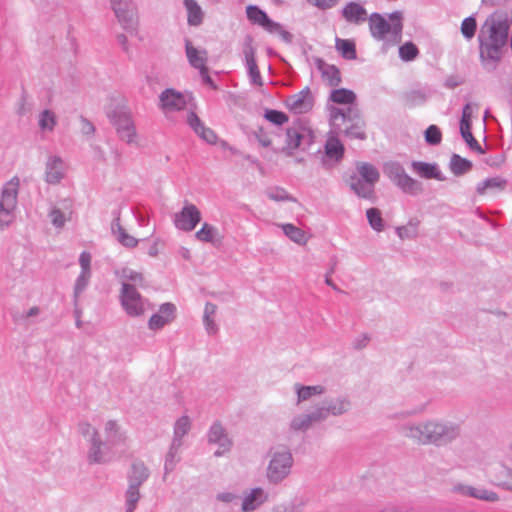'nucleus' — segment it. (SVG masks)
Listing matches in <instances>:
<instances>
[{
	"label": "nucleus",
	"mask_w": 512,
	"mask_h": 512,
	"mask_svg": "<svg viewBox=\"0 0 512 512\" xmlns=\"http://www.w3.org/2000/svg\"><path fill=\"white\" fill-rule=\"evenodd\" d=\"M38 125L43 132H52L57 125L56 114L49 109L43 110L38 117Z\"/></svg>",
	"instance_id": "nucleus-43"
},
{
	"label": "nucleus",
	"mask_w": 512,
	"mask_h": 512,
	"mask_svg": "<svg viewBox=\"0 0 512 512\" xmlns=\"http://www.w3.org/2000/svg\"><path fill=\"white\" fill-rule=\"evenodd\" d=\"M246 15H247L248 20L252 24H257L261 27L264 25V23L268 19V15L263 10H261L259 7L255 6V5H248L246 7Z\"/></svg>",
	"instance_id": "nucleus-49"
},
{
	"label": "nucleus",
	"mask_w": 512,
	"mask_h": 512,
	"mask_svg": "<svg viewBox=\"0 0 512 512\" xmlns=\"http://www.w3.org/2000/svg\"><path fill=\"white\" fill-rule=\"evenodd\" d=\"M344 19L352 24L359 25L368 20V13L364 6L358 2H349L342 9Z\"/></svg>",
	"instance_id": "nucleus-26"
},
{
	"label": "nucleus",
	"mask_w": 512,
	"mask_h": 512,
	"mask_svg": "<svg viewBox=\"0 0 512 512\" xmlns=\"http://www.w3.org/2000/svg\"><path fill=\"white\" fill-rule=\"evenodd\" d=\"M472 168V163L459 156L458 154H453L450 160V169L452 173L456 176L467 173Z\"/></svg>",
	"instance_id": "nucleus-45"
},
{
	"label": "nucleus",
	"mask_w": 512,
	"mask_h": 512,
	"mask_svg": "<svg viewBox=\"0 0 512 512\" xmlns=\"http://www.w3.org/2000/svg\"><path fill=\"white\" fill-rule=\"evenodd\" d=\"M195 238L200 242L212 244L220 239L218 229L207 222H204L201 228L195 233Z\"/></svg>",
	"instance_id": "nucleus-41"
},
{
	"label": "nucleus",
	"mask_w": 512,
	"mask_h": 512,
	"mask_svg": "<svg viewBox=\"0 0 512 512\" xmlns=\"http://www.w3.org/2000/svg\"><path fill=\"white\" fill-rule=\"evenodd\" d=\"M379 172L372 164L359 163L357 173L352 175L349 180V186L354 193L364 199L374 197L375 184L379 180Z\"/></svg>",
	"instance_id": "nucleus-7"
},
{
	"label": "nucleus",
	"mask_w": 512,
	"mask_h": 512,
	"mask_svg": "<svg viewBox=\"0 0 512 512\" xmlns=\"http://www.w3.org/2000/svg\"><path fill=\"white\" fill-rule=\"evenodd\" d=\"M182 446H183V444L171 442L169 450L165 456V462H164L165 474L172 472L175 469L177 463L180 461V459H181L180 452H181Z\"/></svg>",
	"instance_id": "nucleus-40"
},
{
	"label": "nucleus",
	"mask_w": 512,
	"mask_h": 512,
	"mask_svg": "<svg viewBox=\"0 0 512 512\" xmlns=\"http://www.w3.org/2000/svg\"><path fill=\"white\" fill-rule=\"evenodd\" d=\"M185 51L189 64L197 69L201 70L207 67V51L204 49H198L192 45L190 40H185Z\"/></svg>",
	"instance_id": "nucleus-29"
},
{
	"label": "nucleus",
	"mask_w": 512,
	"mask_h": 512,
	"mask_svg": "<svg viewBox=\"0 0 512 512\" xmlns=\"http://www.w3.org/2000/svg\"><path fill=\"white\" fill-rule=\"evenodd\" d=\"M91 276H92V272H80V274L76 278V281L74 284V291H73L75 306H78L79 297L88 287Z\"/></svg>",
	"instance_id": "nucleus-46"
},
{
	"label": "nucleus",
	"mask_w": 512,
	"mask_h": 512,
	"mask_svg": "<svg viewBox=\"0 0 512 512\" xmlns=\"http://www.w3.org/2000/svg\"><path fill=\"white\" fill-rule=\"evenodd\" d=\"M176 317V306L166 302L160 305L157 313L153 314L148 321V328L158 331L170 324Z\"/></svg>",
	"instance_id": "nucleus-20"
},
{
	"label": "nucleus",
	"mask_w": 512,
	"mask_h": 512,
	"mask_svg": "<svg viewBox=\"0 0 512 512\" xmlns=\"http://www.w3.org/2000/svg\"><path fill=\"white\" fill-rule=\"evenodd\" d=\"M187 105V97L172 88L163 90L159 95V108L167 118L183 110Z\"/></svg>",
	"instance_id": "nucleus-15"
},
{
	"label": "nucleus",
	"mask_w": 512,
	"mask_h": 512,
	"mask_svg": "<svg viewBox=\"0 0 512 512\" xmlns=\"http://www.w3.org/2000/svg\"><path fill=\"white\" fill-rule=\"evenodd\" d=\"M207 438L209 443L218 445V449L214 452L216 457H220L231 450L232 441L220 422H214L210 426Z\"/></svg>",
	"instance_id": "nucleus-16"
},
{
	"label": "nucleus",
	"mask_w": 512,
	"mask_h": 512,
	"mask_svg": "<svg viewBox=\"0 0 512 512\" xmlns=\"http://www.w3.org/2000/svg\"><path fill=\"white\" fill-rule=\"evenodd\" d=\"M109 117L120 140L124 141L128 145H140L139 135L130 111L122 108L116 109L109 115Z\"/></svg>",
	"instance_id": "nucleus-9"
},
{
	"label": "nucleus",
	"mask_w": 512,
	"mask_h": 512,
	"mask_svg": "<svg viewBox=\"0 0 512 512\" xmlns=\"http://www.w3.org/2000/svg\"><path fill=\"white\" fill-rule=\"evenodd\" d=\"M119 300L123 310L130 317H140L151 309L149 301L137 289H130L127 285L125 289L120 290Z\"/></svg>",
	"instance_id": "nucleus-12"
},
{
	"label": "nucleus",
	"mask_w": 512,
	"mask_h": 512,
	"mask_svg": "<svg viewBox=\"0 0 512 512\" xmlns=\"http://www.w3.org/2000/svg\"><path fill=\"white\" fill-rule=\"evenodd\" d=\"M72 209L67 201L62 203V207L53 206L49 211V218L52 225L57 229H62L67 221L71 220Z\"/></svg>",
	"instance_id": "nucleus-28"
},
{
	"label": "nucleus",
	"mask_w": 512,
	"mask_h": 512,
	"mask_svg": "<svg viewBox=\"0 0 512 512\" xmlns=\"http://www.w3.org/2000/svg\"><path fill=\"white\" fill-rule=\"evenodd\" d=\"M492 470L493 469H490L488 472L492 478V483L499 485V486L506 487L509 490H512V473L510 472V475L508 476V478L505 479V477H503L502 475L493 473Z\"/></svg>",
	"instance_id": "nucleus-59"
},
{
	"label": "nucleus",
	"mask_w": 512,
	"mask_h": 512,
	"mask_svg": "<svg viewBox=\"0 0 512 512\" xmlns=\"http://www.w3.org/2000/svg\"><path fill=\"white\" fill-rule=\"evenodd\" d=\"M78 430L88 444L86 458L89 464H108L119 450L124 452L129 446L128 431L116 420L103 423L104 440L97 428L88 422H81Z\"/></svg>",
	"instance_id": "nucleus-1"
},
{
	"label": "nucleus",
	"mask_w": 512,
	"mask_h": 512,
	"mask_svg": "<svg viewBox=\"0 0 512 512\" xmlns=\"http://www.w3.org/2000/svg\"><path fill=\"white\" fill-rule=\"evenodd\" d=\"M267 499L268 494L263 488H253L243 496L241 510L243 512L254 511L264 504Z\"/></svg>",
	"instance_id": "nucleus-24"
},
{
	"label": "nucleus",
	"mask_w": 512,
	"mask_h": 512,
	"mask_svg": "<svg viewBox=\"0 0 512 512\" xmlns=\"http://www.w3.org/2000/svg\"><path fill=\"white\" fill-rule=\"evenodd\" d=\"M453 491L463 496H469L487 502H496L499 500L497 493L485 488L473 487L465 484H457L453 487Z\"/></svg>",
	"instance_id": "nucleus-23"
},
{
	"label": "nucleus",
	"mask_w": 512,
	"mask_h": 512,
	"mask_svg": "<svg viewBox=\"0 0 512 512\" xmlns=\"http://www.w3.org/2000/svg\"><path fill=\"white\" fill-rule=\"evenodd\" d=\"M330 125L336 133L344 134L350 139L364 140L365 123L360 117L359 110L354 106L345 109L332 107L330 109Z\"/></svg>",
	"instance_id": "nucleus-5"
},
{
	"label": "nucleus",
	"mask_w": 512,
	"mask_h": 512,
	"mask_svg": "<svg viewBox=\"0 0 512 512\" xmlns=\"http://www.w3.org/2000/svg\"><path fill=\"white\" fill-rule=\"evenodd\" d=\"M202 215L198 207L192 203L185 202L182 209L176 212L173 217V224L177 230L184 232L193 231L200 223Z\"/></svg>",
	"instance_id": "nucleus-13"
},
{
	"label": "nucleus",
	"mask_w": 512,
	"mask_h": 512,
	"mask_svg": "<svg viewBox=\"0 0 512 512\" xmlns=\"http://www.w3.org/2000/svg\"><path fill=\"white\" fill-rule=\"evenodd\" d=\"M419 54V50L412 42H406L399 47V57L405 61L414 60Z\"/></svg>",
	"instance_id": "nucleus-53"
},
{
	"label": "nucleus",
	"mask_w": 512,
	"mask_h": 512,
	"mask_svg": "<svg viewBox=\"0 0 512 512\" xmlns=\"http://www.w3.org/2000/svg\"><path fill=\"white\" fill-rule=\"evenodd\" d=\"M402 434L421 445L445 446L460 435L459 425L439 419L409 422L401 427Z\"/></svg>",
	"instance_id": "nucleus-2"
},
{
	"label": "nucleus",
	"mask_w": 512,
	"mask_h": 512,
	"mask_svg": "<svg viewBox=\"0 0 512 512\" xmlns=\"http://www.w3.org/2000/svg\"><path fill=\"white\" fill-rule=\"evenodd\" d=\"M217 314V306L211 302H207L204 308L203 324L209 335L217 334L219 327L215 321Z\"/></svg>",
	"instance_id": "nucleus-37"
},
{
	"label": "nucleus",
	"mask_w": 512,
	"mask_h": 512,
	"mask_svg": "<svg viewBox=\"0 0 512 512\" xmlns=\"http://www.w3.org/2000/svg\"><path fill=\"white\" fill-rule=\"evenodd\" d=\"M402 19L400 11L390 13L388 19L380 13H372L368 18L371 36L375 40L383 42L386 49L396 45L402 37Z\"/></svg>",
	"instance_id": "nucleus-4"
},
{
	"label": "nucleus",
	"mask_w": 512,
	"mask_h": 512,
	"mask_svg": "<svg viewBox=\"0 0 512 512\" xmlns=\"http://www.w3.org/2000/svg\"><path fill=\"white\" fill-rule=\"evenodd\" d=\"M269 199L273 201H286L290 200L288 193L282 188H273L267 192Z\"/></svg>",
	"instance_id": "nucleus-60"
},
{
	"label": "nucleus",
	"mask_w": 512,
	"mask_h": 512,
	"mask_svg": "<svg viewBox=\"0 0 512 512\" xmlns=\"http://www.w3.org/2000/svg\"><path fill=\"white\" fill-rule=\"evenodd\" d=\"M284 234L293 242L303 245L307 242L306 233L293 224H282Z\"/></svg>",
	"instance_id": "nucleus-44"
},
{
	"label": "nucleus",
	"mask_w": 512,
	"mask_h": 512,
	"mask_svg": "<svg viewBox=\"0 0 512 512\" xmlns=\"http://www.w3.org/2000/svg\"><path fill=\"white\" fill-rule=\"evenodd\" d=\"M245 56V64L248 70V74L253 81V83L257 85H262V79L260 75V71L258 69L256 59H255V50L252 46H247L244 49Z\"/></svg>",
	"instance_id": "nucleus-35"
},
{
	"label": "nucleus",
	"mask_w": 512,
	"mask_h": 512,
	"mask_svg": "<svg viewBox=\"0 0 512 512\" xmlns=\"http://www.w3.org/2000/svg\"><path fill=\"white\" fill-rule=\"evenodd\" d=\"M255 137L261 146L268 147L271 145L270 137L262 129L255 133Z\"/></svg>",
	"instance_id": "nucleus-64"
},
{
	"label": "nucleus",
	"mask_w": 512,
	"mask_h": 512,
	"mask_svg": "<svg viewBox=\"0 0 512 512\" xmlns=\"http://www.w3.org/2000/svg\"><path fill=\"white\" fill-rule=\"evenodd\" d=\"M294 458L291 451L283 446L272 448L269 452V462L266 469V478L271 484L284 481L292 471Z\"/></svg>",
	"instance_id": "nucleus-6"
},
{
	"label": "nucleus",
	"mask_w": 512,
	"mask_h": 512,
	"mask_svg": "<svg viewBox=\"0 0 512 512\" xmlns=\"http://www.w3.org/2000/svg\"><path fill=\"white\" fill-rule=\"evenodd\" d=\"M510 24L507 16L494 13L490 15L480 28V58L483 62H498L502 50L507 43Z\"/></svg>",
	"instance_id": "nucleus-3"
},
{
	"label": "nucleus",
	"mask_w": 512,
	"mask_h": 512,
	"mask_svg": "<svg viewBox=\"0 0 512 512\" xmlns=\"http://www.w3.org/2000/svg\"><path fill=\"white\" fill-rule=\"evenodd\" d=\"M477 28L476 20L470 16L465 18L461 23V33L466 39H472Z\"/></svg>",
	"instance_id": "nucleus-55"
},
{
	"label": "nucleus",
	"mask_w": 512,
	"mask_h": 512,
	"mask_svg": "<svg viewBox=\"0 0 512 512\" xmlns=\"http://www.w3.org/2000/svg\"><path fill=\"white\" fill-rule=\"evenodd\" d=\"M318 422L322 421L314 407L310 412L295 415L289 423V430L295 433L306 432Z\"/></svg>",
	"instance_id": "nucleus-22"
},
{
	"label": "nucleus",
	"mask_w": 512,
	"mask_h": 512,
	"mask_svg": "<svg viewBox=\"0 0 512 512\" xmlns=\"http://www.w3.org/2000/svg\"><path fill=\"white\" fill-rule=\"evenodd\" d=\"M110 8L123 30L136 34L139 26L138 9L133 0H109Z\"/></svg>",
	"instance_id": "nucleus-10"
},
{
	"label": "nucleus",
	"mask_w": 512,
	"mask_h": 512,
	"mask_svg": "<svg viewBox=\"0 0 512 512\" xmlns=\"http://www.w3.org/2000/svg\"><path fill=\"white\" fill-rule=\"evenodd\" d=\"M335 48L347 60H354L357 57L356 45L353 40L336 38Z\"/></svg>",
	"instance_id": "nucleus-42"
},
{
	"label": "nucleus",
	"mask_w": 512,
	"mask_h": 512,
	"mask_svg": "<svg viewBox=\"0 0 512 512\" xmlns=\"http://www.w3.org/2000/svg\"><path fill=\"white\" fill-rule=\"evenodd\" d=\"M79 265L81 267L80 272H92L91 271V261L92 256L89 252L83 251L79 256Z\"/></svg>",
	"instance_id": "nucleus-61"
},
{
	"label": "nucleus",
	"mask_w": 512,
	"mask_h": 512,
	"mask_svg": "<svg viewBox=\"0 0 512 512\" xmlns=\"http://www.w3.org/2000/svg\"><path fill=\"white\" fill-rule=\"evenodd\" d=\"M418 220H410L406 225L398 227L396 233L401 239H413L418 234Z\"/></svg>",
	"instance_id": "nucleus-51"
},
{
	"label": "nucleus",
	"mask_w": 512,
	"mask_h": 512,
	"mask_svg": "<svg viewBox=\"0 0 512 512\" xmlns=\"http://www.w3.org/2000/svg\"><path fill=\"white\" fill-rule=\"evenodd\" d=\"M111 229L112 234L115 236L116 240L124 247L134 248L138 245L139 240L126 232V230L120 224L119 219L112 223Z\"/></svg>",
	"instance_id": "nucleus-36"
},
{
	"label": "nucleus",
	"mask_w": 512,
	"mask_h": 512,
	"mask_svg": "<svg viewBox=\"0 0 512 512\" xmlns=\"http://www.w3.org/2000/svg\"><path fill=\"white\" fill-rule=\"evenodd\" d=\"M67 164L56 155L48 157L45 165L44 180L51 185L59 184L66 176Z\"/></svg>",
	"instance_id": "nucleus-18"
},
{
	"label": "nucleus",
	"mask_w": 512,
	"mask_h": 512,
	"mask_svg": "<svg viewBox=\"0 0 512 512\" xmlns=\"http://www.w3.org/2000/svg\"><path fill=\"white\" fill-rule=\"evenodd\" d=\"M115 275L118 277L121 283V289H125L127 285L130 289H139L146 287V281L144 275L136 270L129 267H123L115 271Z\"/></svg>",
	"instance_id": "nucleus-21"
},
{
	"label": "nucleus",
	"mask_w": 512,
	"mask_h": 512,
	"mask_svg": "<svg viewBox=\"0 0 512 512\" xmlns=\"http://www.w3.org/2000/svg\"><path fill=\"white\" fill-rule=\"evenodd\" d=\"M506 185L507 181L503 177H490L479 182L476 186V191L479 195L498 193L503 191L506 188Z\"/></svg>",
	"instance_id": "nucleus-32"
},
{
	"label": "nucleus",
	"mask_w": 512,
	"mask_h": 512,
	"mask_svg": "<svg viewBox=\"0 0 512 512\" xmlns=\"http://www.w3.org/2000/svg\"><path fill=\"white\" fill-rule=\"evenodd\" d=\"M411 167H412L413 172H415L422 178L436 179L439 181H443L445 179V177L439 170V167L436 163L413 161L411 163Z\"/></svg>",
	"instance_id": "nucleus-30"
},
{
	"label": "nucleus",
	"mask_w": 512,
	"mask_h": 512,
	"mask_svg": "<svg viewBox=\"0 0 512 512\" xmlns=\"http://www.w3.org/2000/svg\"><path fill=\"white\" fill-rule=\"evenodd\" d=\"M285 137L286 145L283 149L287 151L288 154H291L298 148L305 149L314 141L312 130L302 125H294L288 128Z\"/></svg>",
	"instance_id": "nucleus-14"
},
{
	"label": "nucleus",
	"mask_w": 512,
	"mask_h": 512,
	"mask_svg": "<svg viewBox=\"0 0 512 512\" xmlns=\"http://www.w3.org/2000/svg\"><path fill=\"white\" fill-rule=\"evenodd\" d=\"M330 99L338 104H353L356 95L352 90L341 88L333 90L330 94Z\"/></svg>",
	"instance_id": "nucleus-48"
},
{
	"label": "nucleus",
	"mask_w": 512,
	"mask_h": 512,
	"mask_svg": "<svg viewBox=\"0 0 512 512\" xmlns=\"http://www.w3.org/2000/svg\"><path fill=\"white\" fill-rule=\"evenodd\" d=\"M325 387L322 385H302L296 383L294 385V391L297 396V404L310 400L314 396H319L325 393Z\"/></svg>",
	"instance_id": "nucleus-34"
},
{
	"label": "nucleus",
	"mask_w": 512,
	"mask_h": 512,
	"mask_svg": "<svg viewBox=\"0 0 512 512\" xmlns=\"http://www.w3.org/2000/svg\"><path fill=\"white\" fill-rule=\"evenodd\" d=\"M286 107L295 114H303L310 111L313 107V96L308 87L300 92L287 97Z\"/></svg>",
	"instance_id": "nucleus-19"
},
{
	"label": "nucleus",
	"mask_w": 512,
	"mask_h": 512,
	"mask_svg": "<svg viewBox=\"0 0 512 512\" xmlns=\"http://www.w3.org/2000/svg\"><path fill=\"white\" fill-rule=\"evenodd\" d=\"M140 486L128 484V488L125 492V507L126 512H134L137 503L140 499Z\"/></svg>",
	"instance_id": "nucleus-47"
},
{
	"label": "nucleus",
	"mask_w": 512,
	"mask_h": 512,
	"mask_svg": "<svg viewBox=\"0 0 512 512\" xmlns=\"http://www.w3.org/2000/svg\"><path fill=\"white\" fill-rule=\"evenodd\" d=\"M310 4L313 6L319 8V9H330L334 7L339 0H307Z\"/></svg>",
	"instance_id": "nucleus-62"
},
{
	"label": "nucleus",
	"mask_w": 512,
	"mask_h": 512,
	"mask_svg": "<svg viewBox=\"0 0 512 512\" xmlns=\"http://www.w3.org/2000/svg\"><path fill=\"white\" fill-rule=\"evenodd\" d=\"M473 114V106L471 103H467L462 109V117L460 125L471 124V117Z\"/></svg>",
	"instance_id": "nucleus-63"
},
{
	"label": "nucleus",
	"mask_w": 512,
	"mask_h": 512,
	"mask_svg": "<svg viewBox=\"0 0 512 512\" xmlns=\"http://www.w3.org/2000/svg\"><path fill=\"white\" fill-rule=\"evenodd\" d=\"M187 10V21L191 26H198L202 23L204 13L202 8L195 0H183Z\"/></svg>",
	"instance_id": "nucleus-39"
},
{
	"label": "nucleus",
	"mask_w": 512,
	"mask_h": 512,
	"mask_svg": "<svg viewBox=\"0 0 512 512\" xmlns=\"http://www.w3.org/2000/svg\"><path fill=\"white\" fill-rule=\"evenodd\" d=\"M351 403L346 397L329 399L315 406L321 421L326 420L330 415L340 416L348 412Z\"/></svg>",
	"instance_id": "nucleus-17"
},
{
	"label": "nucleus",
	"mask_w": 512,
	"mask_h": 512,
	"mask_svg": "<svg viewBox=\"0 0 512 512\" xmlns=\"http://www.w3.org/2000/svg\"><path fill=\"white\" fill-rule=\"evenodd\" d=\"M187 123L194 130V132L209 144H214L217 141L215 132L206 127L199 117L193 111L187 114Z\"/></svg>",
	"instance_id": "nucleus-27"
},
{
	"label": "nucleus",
	"mask_w": 512,
	"mask_h": 512,
	"mask_svg": "<svg viewBox=\"0 0 512 512\" xmlns=\"http://www.w3.org/2000/svg\"><path fill=\"white\" fill-rule=\"evenodd\" d=\"M460 132L463 139L472 150L482 152L479 143L471 133V124L460 125Z\"/></svg>",
	"instance_id": "nucleus-54"
},
{
	"label": "nucleus",
	"mask_w": 512,
	"mask_h": 512,
	"mask_svg": "<svg viewBox=\"0 0 512 512\" xmlns=\"http://www.w3.org/2000/svg\"><path fill=\"white\" fill-rule=\"evenodd\" d=\"M150 476L148 467L144 462L135 460L132 462L130 469L127 473L128 484L141 486Z\"/></svg>",
	"instance_id": "nucleus-31"
},
{
	"label": "nucleus",
	"mask_w": 512,
	"mask_h": 512,
	"mask_svg": "<svg viewBox=\"0 0 512 512\" xmlns=\"http://www.w3.org/2000/svg\"><path fill=\"white\" fill-rule=\"evenodd\" d=\"M262 28L271 34H278L286 42H290L292 39L291 34L280 23L273 21L269 17Z\"/></svg>",
	"instance_id": "nucleus-50"
},
{
	"label": "nucleus",
	"mask_w": 512,
	"mask_h": 512,
	"mask_svg": "<svg viewBox=\"0 0 512 512\" xmlns=\"http://www.w3.org/2000/svg\"><path fill=\"white\" fill-rule=\"evenodd\" d=\"M384 173L393 181L403 192L417 195L422 192V185L417 180L410 177L397 162H388L384 165Z\"/></svg>",
	"instance_id": "nucleus-11"
},
{
	"label": "nucleus",
	"mask_w": 512,
	"mask_h": 512,
	"mask_svg": "<svg viewBox=\"0 0 512 512\" xmlns=\"http://www.w3.org/2000/svg\"><path fill=\"white\" fill-rule=\"evenodd\" d=\"M325 154L327 157L339 161L344 154V146L338 139V133L332 128L328 133L325 144Z\"/></svg>",
	"instance_id": "nucleus-33"
},
{
	"label": "nucleus",
	"mask_w": 512,
	"mask_h": 512,
	"mask_svg": "<svg viewBox=\"0 0 512 512\" xmlns=\"http://www.w3.org/2000/svg\"><path fill=\"white\" fill-rule=\"evenodd\" d=\"M442 134L436 125H430L425 131V141L430 145H438L441 142Z\"/></svg>",
	"instance_id": "nucleus-56"
},
{
	"label": "nucleus",
	"mask_w": 512,
	"mask_h": 512,
	"mask_svg": "<svg viewBox=\"0 0 512 512\" xmlns=\"http://www.w3.org/2000/svg\"><path fill=\"white\" fill-rule=\"evenodd\" d=\"M368 222L375 231H382L384 228L381 212L377 208H369L366 211Z\"/></svg>",
	"instance_id": "nucleus-52"
},
{
	"label": "nucleus",
	"mask_w": 512,
	"mask_h": 512,
	"mask_svg": "<svg viewBox=\"0 0 512 512\" xmlns=\"http://www.w3.org/2000/svg\"><path fill=\"white\" fill-rule=\"evenodd\" d=\"M265 118L275 125H283L288 121V117L285 113L277 110H267Z\"/></svg>",
	"instance_id": "nucleus-57"
},
{
	"label": "nucleus",
	"mask_w": 512,
	"mask_h": 512,
	"mask_svg": "<svg viewBox=\"0 0 512 512\" xmlns=\"http://www.w3.org/2000/svg\"><path fill=\"white\" fill-rule=\"evenodd\" d=\"M493 467H497V468H494V470H492L493 473L502 475L503 477H505V479H507L508 476L510 475L511 471L507 467L502 465L501 463H498V462L490 463L485 467V473H486L487 477L489 478L490 482H492V478L488 472L490 469H493Z\"/></svg>",
	"instance_id": "nucleus-58"
},
{
	"label": "nucleus",
	"mask_w": 512,
	"mask_h": 512,
	"mask_svg": "<svg viewBox=\"0 0 512 512\" xmlns=\"http://www.w3.org/2000/svg\"><path fill=\"white\" fill-rule=\"evenodd\" d=\"M191 426L192 421L189 416L179 417L174 423L172 442L183 444V438L189 433Z\"/></svg>",
	"instance_id": "nucleus-38"
},
{
	"label": "nucleus",
	"mask_w": 512,
	"mask_h": 512,
	"mask_svg": "<svg viewBox=\"0 0 512 512\" xmlns=\"http://www.w3.org/2000/svg\"><path fill=\"white\" fill-rule=\"evenodd\" d=\"M314 65L321 73L322 80L331 87L338 86L341 82L340 71L334 66L326 63L321 58H314Z\"/></svg>",
	"instance_id": "nucleus-25"
},
{
	"label": "nucleus",
	"mask_w": 512,
	"mask_h": 512,
	"mask_svg": "<svg viewBox=\"0 0 512 512\" xmlns=\"http://www.w3.org/2000/svg\"><path fill=\"white\" fill-rule=\"evenodd\" d=\"M20 179L15 176L7 181L0 195V229L4 230L14 220V211L18 203Z\"/></svg>",
	"instance_id": "nucleus-8"
}]
</instances>
